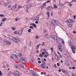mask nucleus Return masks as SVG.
<instances>
[{"instance_id": "obj_1", "label": "nucleus", "mask_w": 76, "mask_h": 76, "mask_svg": "<svg viewBox=\"0 0 76 76\" xmlns=\"http://www.w3.org/2000/svg\"><path fill=\"white\" fill-rule=\"evenodd\" d=\"M69 46H70L71 47L72 52L74 54H75V46L73 45L72 43H70Z\"/></svg>"}, {"instance_id": "obj_2", "label": "nucleus", "mask_w": 76, "mask_h": 76, "mask_svg": "<svg viewBox=\"0 0 76 76\" xmlns=\"http://www.w3.org/2000/svg\"><path fill=\"white\" fill-rule=\"evenodd\" d=\"M11 39L12 41H13L14 42H15L16 43H18V42H19L20 41V39H19L18 37L15 38H12Z\"/></svg>"}, {"instance_id": "obj_3", "label": "nucleus", "mask_w": 76, "mask_h": 76, "mask_svg": "<svg viewBox=\"0 0 76 76\" xmlns=\"http://www.w3.org/2000/svg\"><path fill=\"white\" fill-rule=\"evenodd\" d=\"M11 58H13V60H18V58L16 55L14 54H12V55L10 56Z\"/></svg>"}, {"instance_id": "obj_4", "label": "nucleus", "mask_w": 76, "mask_h": 76, "mask_svg": "<svg viewBox=\"0 0 76 76\" xmlns=\"http://www.w3.org/2000/svg\"><path fill=\"white\" fill-rule=\"evenodd\" d=\"M13 33L14 34H18L19 35H21L22 34V31L20 30L18 31H16L14 32Z\"/></svg>"}, {"instance_id": "obj_5", "label": "nucleus", "mask_w": 76, "mask_h": 76, "mask_svg": "<svg viewBox=\"0 0 76 76\" xmlns=\"http://www.w3.org/2000/svg\"><path fill=\"white\" fill-rule=\"evenodd\" d=\"M20 61L21 63H26L27 61V59L26 58H24L23 59H20Z\"/></svg>"}, {"instance_id": "obj_6", "label": "nucleus", "mask_w": 76, "mask_h": 76, "mask_svg": "<svg viewBox=\"0 0 76 76\" xmlns=\"http://www.w3.org/2000/svg\"><path fill=\"white\" fill-rule=\"evenodd\" d=\"M41 66L43 69H45L46 67V66H47V64L45 63H43L41 64Z\"/></svg>"}, {"instance_id": "obj_7", "label": "nucleus", "mask_w": 76, "mask_h": 76, "mask_svg": "<svg viewBox=\"0 0 76 76\" xmlns=\"http://www.w3.org/2000/svg\"><path fill=\"white\" fill-rule=\"evenodd\" d=\"M53 9V8H52L51 6H49L47 8V10L49 11H51Z\"/></svg>"}, {"instance_id": "obj_8", "label": "nucleus", "mask_w": 76, "mask_h": 76, "mask_svg": "<svg viewBox=\"0 0 76 76\" xmlns=\"http://www.w3.org/2000/svg\"><path fill=\"white\" fill-rule=\"evenodd\" d=\"M58 50H59V51L60 52H62L63 50L62 49V48H61V45L58 46Z\"/></svg>"}, {"instance_id": "obj_9", "label": "nucleus", "mask_w": 76, "mask_h": 76, "mask_svg": "<svg viewBox=\"0 0 76 76\" xmlns=\"http://www.w3.org/2000/svg\"><path fill=\"white\" fill-rule=\"evenodd\" d=\"M14 73L15 76H19V71H15V72Z\"/></svg>"}, {"instance_id": "obj_10", "label": "nucleus", "mask_w": 76, "mask_h": 76, "mask_svg": "<svg viewBox=\"0 0 76 76\" xmlns=\"http://www.w3.org/2000/svg\"><path fill=\"white\" fill-rule=\"evenodd\" d=\"M55 58L56 60H57V61L60 60V58H59L58 56H57V55H56L55 56Z\"/></svg>"}, {"instance_id": "obj_11", "label": "nucleus", "mask_w": 76, "mask_h": 76, "mask_svg": "<svg viewBox=\"0 0 76 76\" xmlns=\"http://www.w3.org/2000/svg\"><path fill=\"white\" fill-rule=\"evenodd\" d=\"M65 64L66 66H70V64L69 63L68 61H66L65 62Z\"/></svg>"}, {"instance_id": "obj_12", "label": "nucleus", "mask_w": 76, "mask_h": 76, "mask_svg": "<svg viewBox=\"0 0 76 76\" xmlns=\"http://www.w3.org/2000/svg\"><path fill=\"white\" fill-rule=\"evenodd\" d=\"M30 25H31L32 26H33L34 27V28H37V25L34 23H31L30 24Z\"/></svg>"}, {"instance_id": "obj_13", "label": "nucleus", "mask_w": 76, "mask_h": 76, "mask_svg": "<svg viewBox=\"0 0 76 76\" xmlns=\"http://www.w3.org/2000/svg\"><path fill=\"white\" fill-rule=\"evenodd\" d=\"M72 21V20L71 19H69L68 20H67L66 21V23H70Z\"/></svg>"}, {"instance_id": "obj_14", "label": "nucleus", "mask_w": 76, "mask_h": 76, "mask_svg": "<svg viewBox=\"0 0 76 76\" xmlns=\"http://www.w3.org/2000/svg\"><path fill=\"white\" fill-rule=\"evenodd\" d=\"M50 38H52V39H55V37H56V36H55L54 35H51L50 36Z\"/></svg>"}, {"instance_id": "obj_15", "label": "nucleus", "mask_w": 76, "mask_h": 76, "mask_svg": "<svg viewBox=\"0 0 76 76\" xmlns=\"http://www.w3.org/2000/svg\"><path fill=\"white\" fill-rule=\"evenodd\" d=\"M55 23H56V20L54 19L52 21V24H55Z\"/></svg>"}, {"instance_id": "obj_16", "label": "nucleus", "mask_w": 76, "mask_h": 76, "mask_svg": "<svg viewBox=\"0 0 76 76\" xmlns=\"http://www.w3.org/2000/svg\"><path fill=\"white\" fill-rule=\"evenodd\" d=\"M39 19V17H35L34 18V20H38Z\"/></svg>"}, {"instance_id": "obj_17", "label": "nucleus", "mask_w": 76, "mask_h": 76, "mask_svg": "<svg viewBox=\"0 0 76 76\" xmlns=\"http://www.w3.org/2000/svg\"><path fill=\"white\" fill-rule=\"evenodd\" d=\"M45 54H46V55H45L44 56V57H45V58H47V56H48L49 55H48V53L47 52H46Z\"/></svg>"}, {"instance_id": "obj_18", "label": "nucleus", "mask_w": 76, "mask_h": 76, "mask_svg": "<svg viewBox=\"0 0 76 76\" xmlns=\"http://www.w3.org/2000/svg\"><path fill=\"white\" fill-rule=\"evenodd\" d=\"M31 75H35V72L34 71H32V70L31 71Z\"/></svg>"}, {"instance_id": "obj_19", "label": "nucleus", "mask_w": 76, "mask_h": 76, "mask_svg": "<svg viewBox=\"0 0 76 76\" xmlns=\"http://www.w3.org/2000/svg\"><path fill=\"white\" fill-rule=\"evenodd\" d=\"M17 5V4H15L14 6L13 7V8L14 9V10H15V9H16Z\"/></svg>"}, {"instance_id": "obj_20", "label": "nucleus", "mask_w": 76, "mask_h": 76, "mask_svg": "<svg viewBox=\"0 0 76 76\" xmlns=\"http://www.w3.org/2000/svg\"><path fill=\"white\" fill-rule=\"evenodd\" d=\"M6 44L7 45H10L11 44V42H7L6 43Z\"/></svg>"}, {"instance_id": "obj_21", "label": "nucleus", "mask_w": 76, "mask_h": 76, "mask_svg": "<svg viewBox=\"0 0 76 76\" xmlns=\"http://www.w3.org/2000/svg\"><path fill=\"white\" fill-rule=\"evenodd\" d=\"M7 20V18H4L2 20V22H4L5 20Z\"/></svg>"}, {"instance_id": "obj_22", "label": "nucleus", "mask_w": 76, "mask_h": 76, "mask_svg": "<svg viewBox=\"0 0 76 76\" xmlns=\"http://www.w3.org/2000/svg\"><path fill=\"white\" fill-rule=\"evenodd\" d=\"M19 66L20 67H22L23 68H24L25 67V66H24L22 65V64H19Z\"/></svg>"}, {"instance_id": "obj_23", "label": "nucleus", "mask_w": 76, "mask_h": 76, "mask_svg": "<svg viewBox=\"0 0 76 76\" xmlns=\"http://www.w3.org/2000/svg\"><path fill=\"white\" fill-rule=\"evenodd\" d=\"M46 14L48 15V17H50V12L49 11H48L46 12Z\"/></svg>"}, {"instance_id": "obj_24", "label": "nucleus", "mask_w": 76, "mask_h": 76, "mask_svg": "<svg viewBox=\"0 0 76 76\" xmlns=\"http://www.w3.org/2000/svg\"><path fill=\"white\" fill-rule=\"evenodd\" d=\"M18 56H19V57H21L22 56V54L21 53H19L18 54Z\"/></svg>"}, {"instance_id": "obj_25", "label": "nucleus", "mask_w": 76, "mask_h": 76, "mask_svg": "<svg viewBox=\"0 0 76 76\" xmlns=\"http://www.w3.org/2000/svg\"><path fill=\"white\" fill-rule=\"evenodd\" d=\"M3 41L5 42H7V39H3Z\"/></svg>"}, {"instance_id": "obj_26", "label": "nucleus", "mask_w": 76, "mask_h": 76, "mask_svg": "<svg viewBox=\"0 0 76 76\" xmlns=\"http://www.w3.org/2000/svg\"><path fill=\"white\" fill-rule=\"evenodd\" d=\"M45 4H46V2H45L43 4L42 6L44 7H45Z\"/></svg>"}, {"instance_id": "obj_27", "label": "nucleus", "mask_w": 76, "mask_h": 76, "mask_svg": "<svg viewBox=\"0 0 76 76\" xmlns=\"http://www.w3.org/2000/svg\"><path fill=\"white\" fill-rule=\"evenodd\" d=\"M72 26V25L71 24H69V27L71 28Z\"/></svg>"}, {"instance_id": "obj_28", "label": "nucleus", "mask_w": 76, "mask_h": 76, "mask_svg": "<svg viewBox=\"0 0 76 76\" xmlns=\"http://www.w3.org/2000/svg\"><path fill=\"white\" fill-rule=\"evenodd\" d=\"M53 7L55 8H58L57 6H56V4H53Z\"/></svg>"}, {"instance_id": "obj_29", "label": "nucleus", "mask_w": 76, "mask_h": 76, "mask_svg": "<svg viewBox=\"0 0 76 76\" xmlns=\"http://www.w3.org/2000/svg\"><path fill=\"white\" fill-rule=\"evenodd\" d=\"M11 28L12 29V30H13V31H14L15 30V29H16V28L13 27H11Z\"/></svg>"}, {"instance_id": "obj_30", "label": "nucleus", "mask_w": 76, "mask_h": 76, "mask_svg": "<svg viewBox=\"0 0 76 76\" xmlns=\"http://www.w3.org/2000/svg\"><path fill=\"white\" fill-rule=\"evenodd\" d=\"M4 14H0V17H4Z\"/></svg>"}, {"instance_id": "obj_31", "label": "nucleus", "mask_w": 76, "mask_h": 76, "mask_svg": "<svg viewBox=\"0 0 76 76\" xmlns=\"http://www.w3.org/2000/svg\"><path fill=\"white\" fill-rule=\"evenodd\" d=\"M44 52V53H46V52H46V50H45V49H43L42 50Z\"/></svg>"}, {"instance_id": "obj_32", "label": "nucleus", "mask_w": 76, "mask_h": 76, "mask_svg": "<svg viewBox=\"0 0 76 76\" xmlns=\"http://www.w3.org/2000/svg\"><path fill=\"white\" fill-rule=\"evenodd\" d=\"M3 75V73H2V72H1V71H0V76H2Z\"/></svg>"}, {"instance_id": "obj_33", "label": "nucleus", "mask_w": 76, "mask_h": 76, "mask_svg": "<svg viewBox=\"0 0 76 76\" xmlns=\"http://www.w3.org/2000/svg\"><path fill=\"white\" fill-rule=\"evenodd\" d=\"M44 37L45 38H47V37H48V34H46L45 35Z\"/></svg>"}, {"instance_id": "obj_34", "label": "nucleus", "mask_w": 76, "mask_h": 76, "mask_svg": "<svg viewBox=\"0 0 76 76\" xmlns=\"http://www.w3.org/2000/svg\"><path fill=\"white\" fill-rule=\"evenodd\" d=\"M27 31H28V32L30 33L31 32V29H29L27 30Z\"/></svg>"}, {"instance_id": "obj_35", "label": "nucleus", "mask_w": 76, "mask_h": 76, "mask_svg": "<svg viewBox=\"0 0 76 76\" xmlns=\"http://www.w3.org/2000/svg\"><path fill=\"white\" fill-rule=\"evenodd\" d=\"M45 7H44L43 6H40V8L41 10H42L43 8H44Z\"/></svg>"}, {"instance_id": "obj_36", "label": "nucleus", "mask_w": 76, "mask_h": 76, "mask_svg": "<svg viewBox=\"0 0 76 76\" xmlns=\"http://www.w3.org/2000/svg\"><path fill=\"white\" fill-rule=\"evenodd\" d=\"M62 43L63 44H64V42L63 39H62Z\"/></svg>"}, {"instance_id": "obj_37", "label": "nucleus", "mask_w": 76, "mask_h": 76, "mask_svg": "<svg viewBox=\"0 0 76 76\" xmlns=\"http://www.w3.org/2000/svg\"><path fill=\"white\" fill-rule=\"evenodd\" d=\"M59 57L60 58H61V57H62V55H61V54H59Z\"/></svg>"}, {"instance_id": "obj_38", "label": "nucleus", "mask_w": 76, "mask_h": 76, "mask_svg": "<svg viewBox=\"0 0 76 76\" xmlns=\"http://www.w3.org/2000/svg\"><path fill=\"white\" fill-rule=\"evenodd\" d=\"M56 24H59V21H56Z\"/></svg>"}, {"instance_id": "obj_39", "label": "nucleus", "mask_w": 76, "mask_h": 76, "mask_svg": "<svg viewBox=\"0 0 76 76\" xmlns=\"http://www.w3.org/2000/svg\"><path fill=\"white\" fill-rule=\"evenodd\" d=\"M69 6H70V7H72V4H69Z\"/></svg>"}, {"instance_id": "obj_40", "label": "nucleus", "mask_w": 76, "mask_h": 76, "mask_svg": "<svg viewBox=\"0 0 76 76\" xmlns=\"http://www.w3.org/2000/svg\"><path fill=\"white\" fill-rule=\"evenodd\" d=\"M39 36H36V39H39Z\"/></svg>"}, {"instance_id": "obj_41", "label": "nucleus", "mask_w": 76, "mask_h": 76, "mask_svg": "<svg viewBox=\"0 0 76 76\" xmlns=\"http://www.w3.org/2000/svg\"><path fill=\"white\" fill-rule=\"evenodd\" d=\"M29 28L32 29H34V27H33V26H30L29 27Z\"/></svg>"}, {"instance_id": "obj_42", "label": "nucleus", "mask_w": 76, "mask_h": 76, "mask_svg": "<svg viewBox=\"0 0 76 76\" xmlns=\"http://www.w3.org/2000/svg\"><path fill=\"white\" fill-rule=\"evenodd\" d=\"M61 71L63 73H64V72L66 71L65 70H63V69H61Z\"/></svg>"}, {"instance_id": "obj_43", "label": "nucleus", "mask_w": 76, "mask_h": 76, "mask_svg": "<svg viewBox=\"0 0 76 76\" xmlns=\"http://www.w3.org/2000/svg\"><path fill=\"white\" fill-rule=\"evenodd\" d=\"M51 50L52 52H53V48H51Z\"/></svg>"}, {"instance_id": "obj_44", "label": "nucleus", "mask_w": 76, "mask_h": 76, "mask_svg": "<svg viewBox=\"0 0 76 76\" xmlns=\"http://www.w3.org/2000/svg\"><path fill=\"white\" fill-rule=\"evenodd\" d=\"M42 45H43V46L45 45V42H43L42 44Z\"/></svg>"}, {"instance_id": "obj_45", "label": "nucleus", "mask_w": 76, "mask_h": 76, "mask_svg": "<svg viewBox=\"0 0 76 76\" xmlns=\"http://www.w3.org/2000/svg\"><path fill=\"white\" fill-rule=\"evenodd\" d=\"M54 67H57V66H56V64H54Z\"/></svg>"}, {"instance_id": "obj_46", "label": "nucleus", "mask_w": 76, "mask_h": 76, "mask_svg": "<svg viewBox=\"0 0 76 76\" xmlns=\"http://www.w3.org/2000/svg\"><path fill=\"white\" fill-rule=\"evenodd\" d=\"M3 25V23L1 22V23H0V26H1V25Z\"/></svg>"}, {"instance_id": "obj_47", "label": "nucleus", "mask_w": 76, "mask_h": 76, "mask_svg": "<svg viewBox=\"0 0 76 76\" xmlns=\"http://www.w3.org/2000/svg\"><path fill=\"white\" fill-rule=\"evenodd\" d=\"M64 73H65V75H67V72L66 71H65V72H64Z\"/></svg>"}, {"instance_id": "obj_48", "label": "nucleus", "mask_w": 76, "mask_h": 76, "mask_svg": "<svg viewBox=\"0 0 76 76\" xmlns=\"http://www.w3.org/2000/svg\"><path fill=\"white\" fill-rule=\"evenodd\" d=\"M45 52H42V54H43V55H44V54H45Z\"/></svg>"}, {"instance_id": "obj_49", "label": "nucleus", "mask_w": 76, "mask_h": 76, "mask_svg": "<svg viewBox=\"0 0 76 76\" xmlns=\"http://www.w3.org/2000/svg\"><path fill=\"white\" fill-rule=\"evenodd\" d=\"M39 56H40V57H42V55L41 54H40L39 55Z\"/></svg>"}, {"instance_id": "obj_50", "label": "nucleus", "mask_w": 76, "mask_h": 76, "mask_svg": "<svg viewBox=\"0 0 76 76\" xmlns=\"http://www.w3.org/2000/svg\"><path fill=\"white\" fill-rule=\"evenodd\" d=\"M50 15L51 16H53V12H51L50 13Z\"/></svg>"}, {"instance_id": "obj_51", "label": "nucleus", "mask_w": 76, "mask_h": 76, "mask_svg": "<svg viewBox=\"0 0 76 76\" xmlns=\"http://www.w3.org/2000/svg\"><path fill=\"white\" fill-rule=\"evenodd\" d=\"M41 75H44V73L42 72H41Z\"/></svg>"}, {"instance_id": "obj_52", "label": "nucleus", "mask_w": 76, "mask_h": 76, "mask_svg": "<svg viewBox=\"0 0 76 76\" xmlns=\"http://www.w3.org/2000/svg\"><path fill=\"white\" fill-rule=\"evenodd\" d=\"M18 20V18H16V19H15V21H17Z\"/></svg>"}, {"instance_id": "obj_53", "label": "nucleus", "mask_w": 76, "mask_h": 76, "mask_svg": "<svg viewBox=\"0 0 76 76\" xmlns=\"http://www.w3.org/2000/svg\"><path fill=\"white\" fill-rule=\"evenodd\" d=\"M37 60H41V58H37Z\"/></svg>"}, {"instance_id": "obj_54", "label": "nucleus", "mask_w": 76, "mask_h": 76, "mask_svg": "<svg viewBox=\"0 0 76 76\" xmlns=\"http://www.w3.org/2000/svg\"><path fill=\"white\" fill-rule=\"evenodd\" d=\"M18 9H19V8H20L22 7H20V6H18Z\"/></svg>"}, {"instance_id": "obj_55", "label": "nucleus", "mask_w": 76, "mask_h": 76, "mask_svg": "<svg viewBox=\"0 0 76 76\" xmlns=\"http://www.w3.org/2000/svg\"><path fill=\"white\" fill-rule=\"evenodd\" d=\"M11 10H15V9H13V8L12 7V8L10 9Z\"/></svg>"}, {"instance_id": "obj_56", "label": "nucleus", "mask_w": 76, "mask_h": 76, "mask_svg": "<svg viewBox=\"0 0 76 76\" xmlns=\"http://www.w3.org/2000/svg\"><path fill=\"white\" fill-rule=\"evenodd\" d=\"M72 69H73V70H75V67L73 66L72 67Z\"/></svg>"}, {"instance_id": "obj_57", "label": "nucleus", "mask_w": 76, "mask_h": 76, "mask_svg": "<svg viewBox=\"0 0 76 76\" xmlns=\"http://www.w3.org/2000/svg\"><path fill=\"white\" fill-rule=\"evenodd\" d=\"M35 23H38V22L37 21H36L35 22Z\"/></svg>"}, {"instance_id": "obj_58", "label": "nucleus", "mask_w": 76, "mask_h": 76, "mask_svg": "<svg viewBox=\"0 0 76 76\" xmlns=\"http://www.w3.org/2000/svg\"><path fill=\"white\" fill-rule=\"evenodd\" d=\"M72 76H76V75H74V74H73V73H72Z\"/></svg>"}, {"instance_id": "obj_59", "label": "nucleus", "mask_w": 76, "mask_h": 76, "mask_svg": "<svg viewBox=\"0 0 76 76\" xmlns=\"http://www.w3.org/2000/svg\"><path fill=\"white\" fill-rule=\"evenodd\" d=\"M74 1H76V0H72V2H73Z\"/></svg>"}, {"instance_id": "obj_60", "label": "nucleus", "mask_w": 76, "mask_h": 76, "mask_svg": "<svg viewBox=\"0 0 76 76\" xmlns=\"http://www.w3.org/2000/svg\"><path fill=\"white\" fill-rule=\"evenodd\" d=\"M57 66H59V63H57Z\"/></svg>"}, {"instance_id": "obj_61", "label": "nucleus", "mask_w": 76, "mask_h": 76, "mask_svg": "<svg viewBox=\"0 0 76 76\" xmlns=\"http://www.w3.org/2000/svg\"><path fill=\"white\" fill-rule=\"evenodd\" d=\"M38 63H41V61H38Z\"/></svg>"}, {"instance_id": "obj_62", "label": "nucleus", "mask_w": 76, "mask_h": 76, "mask_svg": "<svg viewBox=\"0 0 76 76\" xmlns=\"http://www.w3.org/2000/svg\"><path fill=\"white\" fill-rule=\"evenodd\" d=\"M43 60L45 61H47V60H46L45 58H44Z\"/></svg>"}, {"instance_id": "obj_63", "label": "nucleus", "mask_w": 76, "mask_h": 76, "mask_svg": "<svg viewBox=\"0 0 76 76\" xmlns=\"http://www.w3.org/2000/svg\"><path fill=\"white\" fill-rule=\"evenodd\" d=\"M32 76H37V74H34Z\"/></svg>"}, {"instance_id": "obj_64", "label": "nucleus", "mask_w": 76, "mask_h": 76, "mask_svg": "<svg viewBox=\"0 0 76 76\" xmlns=\"http://www.w3.org/2000/svg\"><path fill=\"white\" fill-rule=\"evenodd\" d=\"M61 69H58V72H61Z\"/></svg>"}]
</instances>
